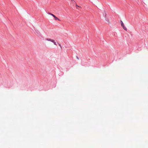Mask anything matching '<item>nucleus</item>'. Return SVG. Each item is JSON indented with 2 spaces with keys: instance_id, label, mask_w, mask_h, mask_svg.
<instances>
[{
  "instance_id": "nucleus-1",
  "label": "nucleus",
  "mask_w": 148,
  "mask_h": 148,
  "mask_svg": "<svg viewBox=\"0 0 148 148\" xmlns=\"http://www.w3.org/2000/svg\"><path fill=\"white\" fill-rule=\"evenodd\" d=\"M46 40H47V41H50L53 42L54 45H56V43L55 42V41L54 40L51 39H50V38H47L46 39Z\"/></svg>"
},
{
  "instance_id": "nucleus-2",
  "label": "nucleus",
  "mask_w": 148,
  "mask_h": 148,
  "mask_svg": "<svg viewBox=\"0 0 148 148\" xmlns=\"http://www.w3.org/2000/svg\"><path fill=\"white\" fill-rule=\"evenodd\" d=\"M48 14L50 15H51V16H53L55 18V19L56 20H58V21H60V19H59V18H58L57 17H56L55 15H54V14H51V13H48Z\"/></svg>"
},
{
  "instance_id": "nucleus-3",
  "label": "nucleus",
  "mask_w": 148,
  "mask_h": 148,
  "mask_svg": "<svg viewBox=\"0 0 148 148\" xmlns=\"http://www.w3.org/2000/svg\"><path fill=\"white\" fill-rule=\"evenodd\" d=\"M123 27V29L125 31H127V28L126 27L124 26L123 27Z\"/></svg>"
},
{
  "instance_id": "nucleus-4",
  "label": "nucleus",
  "mask_w": 148,
  "mask_h": 148,
  "mask_svg": "<svg viewBox=\"0 0 148 148\" xmlns=\"http://www.w3.org/2000/svg\"><path fill=\"white\" fill-rule=\"evenodd\" d=\"M121 26L122 27L124 26V24L123 23L122 21H121Z\"/></svg>"
},
{
  "instance_id": "nucleus-5",
  "label": "nucleus",
  "mask_w": 148,
  "mask_h": 148,
  "mask_svg": "<svg viewBox=\"0 0 148 148\" xmlns=\"http://www.w3.org/2000/svg\"><path fill=\"white\" fill-rule=\"evenodd\" d=\"M36 33L38 34H40V32L38 31V30H37L36 31Z\"/></svg>"
},
{
  "instance_id": "nucleus-6",
  "label": "nucleus",
  "mask_w": 148,
  "mask_h": 148,
  "mask_svg": "<svg viewBox=\"0 0 148 148\" xmlns=\"http://www.w3.org/2000/svg\"><path fill=\"white\" fill-rule=\"evenodd\" d=\"M76 6H77L76 8H77V9H78L77 7H79V8H81V7H79V6H78V5H76Z\"/></svg>"
},
{
  "instance_id": "nucleus-7",
  "label": "nucleus",
  "mask_w": 148,
  "mask_h": 148,
  "mask_svg": "<svg viewBox=\"0 0 148 148\" xmlns=\"http://www.w3.org/2000/svg\"><path fill=\"white\" fill-rule=\"evenodd\" d=\"M59 45L61 47V45L60 44Z\"/></svg>"
}]
</instances>
